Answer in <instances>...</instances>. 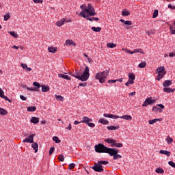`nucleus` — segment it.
<instances>
[{"label":"nucleus","instance_id":"f257e3e1","mask_svg":"<svg viewBox=\"0 0 175 175\" xmlns=\"http://www.w3.org/2000/svg\"><path fill=\"white\" fill-rule=\"evenodd\" d=\"M69 75L73 77H75V79H78V80H80L81 81H87V80L90 79V68L88 66H85V70L81 76H80V72H79L74 73L70 72Z\"/></svg>","mask_w":175,"mask_h":175},{"label":"nucleus","instance_id":"f03ea898","mask_svg":"<svg viewBox=\"0 0 175 175\" xmlns=\"http://www.w3.org/2000/svg\"><path fill=\"white\" fill-rule=\"evenodd\" d=\"M96 152L109 154L111 148L105 146L103 144H98L94 146Z\"/></svg>","mask_w":175,"mask_h":175},{"label":"nucleus","instance_id":"7ed1b4c3","mask_svg":"<svg viewBox=\"0 0 175 175\" xmlns=\"http://www.w3.org/2000/svg\"><path fill=\"white\" fill-rule=\"evenodd\" d=\"M156 73L158 74V75L157 76V80L158 81H161V80H162V79H163V77H165V75H166V70H165V66H161L160 67H158L156 69Z\"/></svg>","mask_w":175,"mask_h":175},{"label":"nucleus","instance_id":"20e7f679","mask_svg":"<svg viewBox=\"0 0 175 175\" xmlns=\"http://www.w3.org/2000/svg\"><path fill=\"white\" fill-rule=\"evenodd\" d=\"M81 12L83 13H87L88 16H96V12H95V9L92 8V5L91 4L88 5V8H85Z\"/></svg>","mask_w":175,"mask_h":175},{"label":"nucleus","instance_id":"39448f33","mask_svg":"<svg viewBox=\"0 0 175 175\" xmlns=\"http://www.w3.org/2000/svg\"><path fill=\"white\" fill-rule=\"evenodd\" d=\"M110 157H113V159L115 161H117V159H120L122 158V156L121 154H118V150L116 148H111V150H109V153H108Z\"/></svg>","mask_w":175,"mask_h":175},{"label":"nucleus","instance_id":"423d86ee","mask_svg":"<svg viewBox=\"0 0 175 175\" xmlns=\"http://www.w3.org/2000/svg\"><path fill=\"white\" fill-rule=\"evenodd\" d=\"M91 122H92V119L87 116L83 117L82 120L81 121V122H82L83 124H87V125L90 126V128H94L95 124L91 123Z\"/></svg>","mask_w":175,"mask_h":175},{"label":"nucleus","instance_id":"0eeeda50","mask_svg":"<svg viewBox=\"0 0 175 175\" xmlns=\"http://www.w3.org/2000/svg\"><path fill=\"white\" fill-rule=\"evenodd\" d=\"M33 85H34V87L36 88H29L27 85H25L24 88H26V90H28V91H33V92H35V91L38 92V90L40 88V84L38 82H33Z\"/></svg>","mask_w":175,"mask_h":175},{"label":"nucleus","instance_id":"6e6552de","mask_svg":"<svg viewBox=\"0 0 175 175\" xmlns=\"http://www.w3.org/2000/svg\"><path fill=\"white\" fill-rule=\"evenodd\" d=\"M110 73V70H105V71L98 72L96 75V79H99L100 77H104L107 79V76Z\"/></svg>","mask_w":175,"mask_h":175},{"label":"nucleus","instance_id":"1a4fd4ad","mask_svg":"<svg viewBox=\"0 0 175 175\" xmlns=\"http://www.w3.org/2000/svg\"><path fill=\"white\" fill-rule=\"evenodd\" d=\"M155 102H157V100H152V97L147 98L145 100V101L144 102V103L142 104V107H147V106H148V105H154V103H155Z\"/></svg>","mask_w":175,"mask_h":175},{"label":"nucleus","instance_id":"9d476101","mask_svg":"<svg viewBox=\"0 0 175 175\" xmlns=\"http://www.w3.org/2000/svg\"><path fill=\"white\" fill-rule=\"evenodd\" d=\"M94 172H97L98 173H102L103 172V166H102L99 162L98 161L97 163H95L94 165L92 167Z\"/></svg>","mask_w":175,"mask_h":175},{"label":"nucleus","instance_id":"9b49d317","mask_svg":"<svg viewBox=\"0 0 175 175\" xmlns=\"http://www.w3.org/2000/svg\"><path fill=\"white\" fill-rule=\"evenodd\" d=\"M35 137V134H31L27 138L23 140V143H33V137Z\"/></svg>","mask_w":175,"mask_h":175},{"label":"nucleus","instance_id":"f8f14e48","mask_svg":"<svg viewBox=\"0 0 175 175\" xmlns=\"http://www.w3.org/2000/svg\"><path fill=\"white\" fill-rule=\"evenodd\" d=\"M135 79H136L135 74H133V72H131L129 74V81H132L133 83H135Z\"/></svg>","mask_w":175,"mask_h":175},{"label":"nucleus","instance_id":"ddd939ff","mask_svg":"<svg viewBox=\"0 0 175 175\" xmlns=\"http://www.w3.org/2000/svg\"><path fill=\"white\" fill-rule=\"evenodd\" d=\"M172 82L170 80H165L163 83V87L165 88H167V87H170V85H172Z\"/></svg>","mask_w":175,"mask_h":175},{"label":"nucleus","instance_id":"4468645a","mask_svg":"<svg viewBox=\"0 0 175 175\" xmlns=\"http://www.w3.org/2000/svg\"><path fill=\"white\" fill-rule=\"evenodd\" d=\"M120 118H121L122 120H126V121H132V116L130 115H124L120 116Z\"/></svg>","mask_w":175,"mask_h":175},{"label":"nucleus","instance_id":"2eb2a0df","mask_svg":"<svg viewBox=\"0 0 175 175\" xmlns=\"http://www.w3.org/2000/svg\"><path fill=\"white\" fill-rule=\"evenodd\" d=\"M80 15L82 16V17H83V18H86V20H89V21H93V18H90L91 17L90 16L88 15H85V13H83V12H80Z\"/></svg>","mask_w":175,"mask_h":175},{"label":"nucleus","instance_id":"dca6fc26","mask_svg":"<svg viewBox=\"0 0 175 175\" xmlns=\"http://www.w3.org/2000/svg\"><path fill=\"white\" fill-rule=\"evenodd\" d=\"M98 122L100 124H103V125H108L109 124V120L105 119V118H100L98 120Z\"/></svg>","mask_w":175,"mask_h":175},{"label":"nucleus","instance_id":"f3484780","mask_svg":"<svg viewBox=\"0 0 175 175\" xmlns=\"http://www.w3.org/2000/svg\"><path fill=\"white\" fill-rule=\"evenodd\" d=\"M65 21H66V20H65V18H62L61 21H57L56 23L57 27H62V25H64V24H65Z\"/></svg>","mask_w":175,"mask_h":175},{"label":"nucleus","instance_id":"a211bd4d","mask_svg":"<svg viewBox=\"0 0 175 175\" xmlns=\"http://www.w3.org/2000/svg\"><path fill=\"white\" fill-rule=\"evenodd\" d=\"M31 122H32V124H39V118L35 116L31 117Z\"/></svg>","mask_w":175,"mask_h":175},{"label":"nucleus","instance_id":"6ab92c4d","mask_svg":"<svg viewBox=\"0 0 175 175\" xmlns=\"http://www.w3.org/2000/svg\"><path fill=\"white\" fill-rule=\"evenodd\" d=\"M32 148L34 150L35 152H38L39 150V145L38 143L35 142L31 145Z\"/></svg>","mask_w":175,"mask_h":175},{"label":"nucleus","instance_id":"aec40b11","mask_svg":"<svg viewBox=\"0 0 175 175\" xmlns=\"http://www.w3.org/2000/svg\"><path fill=\"white\" fill-rule=\"evenodd\" d=\"M175 91V89H172L170 88H163V92H167V94H170Z\"/></svg>","mask_w":175,"mask_h":175},{"label":"nucleus","instance_id":"412c9836","mask_svg":"<svg viewBox=\"0 0 175 175\" xmlns=\"http://www.w3.org/2000/svg\"><path fill=\"white\" fill-rule=\"evenodd\" d=\"M58 77H62V79H64L65 80H70V77L64 74H58Z\"/></svg>","mask_w":175,"mask_h":175},{"label":"nucleus","instance_id":"4be33fe9","mask_svg":"<svg viewBox=\"0 0 175 175\" xmlns=\"http://www.w3.org/2000/svg\"><path fill=\"white\" fill-rule=\"evenodd\" d=\"M158 121H162V120H161L159 118L149 120L148 123L150 124V125H152L153 124H155V122H158Z\"/></svg>","mask_w":175,"mask_h":175},{"label":"nucleus","instance_id":"5701e85b","mask_svg":"<svg viewBox=\"0 0 175 175\" xmlns=\"http://www.w3.org/2000/svg\"><path fill=\"white\" fill-rule=\"evenodd\" d=\"M170 31L172 35H175V26L174 25H169Z\"/></svg>","mask_w":175,"mask_h":175},{"label":"nucleus","instance_id":"b1692460","mask_svg":"<svg viewBox=\"0 0 175 175\" xmlns=\"http://www.w3.org/2000/svg\"><path fill=\"white\" fill-rule=\"evenodd\" d=\"M42 92H48V91H50V86L42 85Z\"/></svg>","mask_w":175,"mask_h":175},{"label":"nucleus","instance_id":"393cba45","mask_svg":"<svg viewBox=\"0 0 175 175\" xmlns=\"http://www.w3.org/2000/svg\"><path fill=\"white\" fill-rule=\"evenodd\" d=\"M104 142L108 143V144H113L114 143H116V140L111 139L110 138L105 139Z\"/></svg>","mask_w":175,"mask_h":175},{"label":"nucleus","instance_id":"a878e982","mask_svg":"<svg viewBox=\"0 0 175 175\" xmlns=\"http://www.w3.org/2000/svg\"><path fill=\"white\" fill-rule=\"evenodd\" d=\"M120 23H123V24H125V25H132V21H125L124 19H120Z\"/></svg>","mask_w":175,"mask_h":175},{"label":"nucleus","instance_id":"bb28decb","mask_svg":"<svg viewBox=\"0 0 175 175\" xmlns=\"http://www.w3.org/2000/svg\"><path fill=\"white\" fill-rule=\"evenodd\" d=\"M107 129H108V131H116L118 129V126H107Z\"/></svg>","mask_w":175,"mask_h":175},{"label":"nucleus","instance_id":"cd10ccee","mask_svg":"<svg viewBox=\"0 0 175 175\" xmlns=\"http://www.w3.org/2000/svg\"><path fill=\"white\" fill-rule=\"evenodd\" d=\"M92 31H93L94 32H100L102 31V27H92Z\"/></svg>","mask_w":175,"mask_h":175},{"label":"nucleus","instance_id":"c85d7f7f","mask_svg":"<svg viewBox=\"0 0 175 175\" xmlns=\"http://www.w3.org/2000/svg\"><path fill=\"white\" fill-rule=\"evenodd\" d=\"M155 172L156 173H158V174H163L165 173V170L161 167H157Z\"/></svg>","mask_w":175,"mask_h":175},{"label":"nucleus","instance_id":"c756f323","mask_svg":"<svg viewBox=\"0 0 175 175\" xmlns=\"http://www.w3.org/2000/svg\"><path fill=\"white\" fill-rule=\"evenodd\" d=\"M0 98H3V99H5V100H7L8 102H9V103H12V100H10L8 96H5L4 94H2L0 96Z\"/></svg>","mask_w":175,"mask_h":175},{"label":"nucleus","instance_id":"7c9ffc66","mask_svg":"<svg viewBox=\"0 0 175 175\" xmlns=\"http://www.w3.org/2000/svg\"><path fill=\"white\" fill-rule=\"evenodd\" d=\"M159 152L161 154L166 155L167 157H170V151L161 150Z\"/></svg>","mask_w":175,"mask_h":175},{"label":"nucleus","instance_id":"2f4dec72","mask_svg":"<svg viewBox=\"0 0 175 175\" xmlns=\"http://www.w3.org/2000/svg\"><path fill=\"white\" fill-rule=\"evenodd\" d=\"M111 147H118V148L123 147L122 144L116 143V141H115V142H113V144H111Z\"/></svg>","mask_w":175,"mask_h":175},{"label":"nucleus","instance_id":"473e14b6","mask_svg":"<svg viewBox=\"0 0 175 175\" xmlns=\"http://www.w3.org/2000/svg\"><path fill=\"white\" fill-rule=\"evenodd\" d=\"M48 51H49V53H53V54H54L55 53V51H57V48L53 47V46H49L48 48Z\"/></svg>","mask_w":175,"mask_h":175},{"label":"nucleus","instance_id":"72a5a7b5","mask_svg":"<svg viewBox=\"0 0 175 175\" xmlns=\"http://www.w3.org/2000/svg\"><path fill=\"white\" fill-rule=\"evenodd\" d=\"M8 114V111L3 108H0V116H6Z\"/></svg>","mask_w":175,"mask_h":175},{"label":"nucleus","instance_id":"f704fd0d","mask_svg":"<svg viewBox=\"0 0 175 175\" xmlns=\"http://www.w3.org/2000/svg\"><path fill=\"white\" fill-rule=\"evenodd\" d=\"M165 142H167V144H172L173 143V138L168 135L165 139Z\"/></svg>","mask_w":175,"mask_h":175},{"label":"nucleus","instance_id":"c9c22d12","mask_svg":"<svg viewBox=\"0 0 175 175\" xmlns=\"http://www.w3.org/2000/svg\"><path fill=\"white\" fill-rule=\"evenodd\" d=\"M107 46L109 49H114V47H117V44H113V43H107Z\"/></svg>","mask_w":175,"mask_h":175},{"label":"nucleus","instance_id":"e433bc0d","mask_svg":"<svg viewBox=\"0 0 175 175\" xmlns=\"http://www.w3.org/2000/svg\"><path fill=\"white\" fill-rule=\"evenodd\" d=\"M66 44L67 46H70L71 44H73V46H76V43H75V42H73L72 40H67L66 41Z\"/></svg>","mask_w":175,"mask_h":175},{"label":"nucleus","instance_id":"4c0bfd02","mask_svg":"<svg viewBox=\"0 0 175 175\" xmlns=\"http://www.w3.org/2000/svg\"><path fill=\"white\" fill-rule=\"evenodd\" d=\"M96 80H99V82L101 83V84H103V83H105L106 78L103 77H100L99 78H96Z\"/></svg>","mask_w":175,"mask_h":175},{"label":"nucleus","instance_id":"58836bf2","mask_svg":"<svg viewBox=\"0 0 175 175\" xmlns=\"http://www.w3.org/2000/svg\"><path fill=\"white\" fill-rule=\"evenodd\" d=\"M27 111H31V112L36 111V107H28Z\"/></svg>","mask_w":175,"mask_h":175},{"label":"nucleus","instance_id":"ea45409f","mask_svg":"<svg viewBox=\"0 0 175 175\" xmlns=\"http://www.w3.org/2000/svg\"><path fill=\"white\" fill-rule=\"evenodd\" d=\"M147 65V63H146V62H141L139 65H138V68H140L141 69L143 68H146Z\"/></svg>","mask_w":175,"mask_h":175},{"label":"nucleus","instance_id":"a19ab883","mask_svg":"<svg viewBox=\"0 0 175 175\" xmlns=\"http://www.w3.org/2000/svg\"><path fill=\"white\" fill-rule=\"evenodd\" d=\"M129 14H131V12L129 11L123 10L122 12V16H129Z\"/></svg>","mask_w":175,"mask_h":175},{"label":"nucleus","instance_id":"79ce46f5","mask_svg":"<svg viewBox=\"0 0 175 175\" xmlns=\"http://www.w3.org/2000/svg\"><path fill=\"white\" fill-rule=\"evenodd\" d=\"M53 142H55V143H61V140H59V138H58V137H57V136H54V137H53Z\"/></svg>","mask_w":175,"mask_h":175},{"label":"nucleus","instance_id":"37998d69","mask_svg":"<svg viewBox=\"0 0 175 175\" xmlns=\"http://www.w3.org/2000/svg\"><path fill=\"white\" fill-rule=\"evenodd\" d=\"M55 96L57 100H60V102H62V100H64V98L61 95H55Z\"/></svg>","mask_w":175,"mask_h":175},{"label":"nucleus","instance_id":"c03bdc74","mask_svg":"<svg viewBox=\"0 0 175 175\" xmlns=\"http://www.w3.org/2000/svg\"><path fill=\"white\" fill-rule=\"evenodd\" d=\"M139 53V54H144V52H143V49H135L134 53Z\"/></svg>","mask_w":175,"mask_h":175},{"label":"nucleus","instance_id":"a18cd8bd","mask_svg":"<svg viewBox=\"0 0 175 175\" xmlns=\"http://www.w3.org/2000/svg\"><path fill=\"white\" fill-rule=\"evenodd\" d=\"M98 163L102 166V165H109V161H99Z\"/></svg>","mask_w":175,"mask_h":175},{"label":"nucleus","instance_id":"49530a36","mask_svg":"<svg viewBox=\"0 0 175 175\" xmlns=\"http://www.w3.org/2000/svg\"><path fill=\"white\" fill-rule=\"evenodd\" d=\"M9 33L11 35V36H13V38L18 37V35H17L14 31H9Z\"/></svg>","mask_w":175,"mask_h":175},{"label":"nucleus","instance_id":"de8ad7c7","mask_svg":"<svg viewBox=\"0 0 175 175\" xmlns=\"http://www.w3.org/2000/svg\"><path fill=\"white\" fill-rule=\"evenodd\" d=\"M157 17H158V10H155L152 15L153 18H157Z\"/></svg>","mask_w":175,"mask_h":175},{"label":"nucleus","instance_id":"09e8293b","mask_svg":"<svg viewBox=\"0 0 175 175\" xmlns=\"http://www.w3.org/2000/svg\"><path fill=\"white\" fill-rule=\"evenodd\" d=\"M109 118H112L113 120H117V118H120V116L117 115L111 114Z\"/></svg>","mask_w":175,"mask_h":175},{"label":"nucleus","instance_id":"8fccbe9b","mask_svg":"<svg viewBox=\"0 0 175 175\" xmlns=\"http://www.w3.org/2000/svg\"><path fill=\"white\" fill-rule=\"evenodd\" d=\"M58 159L60 161V162H64L65 158L64 157V154H59L58 157Z\"/></svg>","mask_w":175,"mask_h":175},{"label":"nucleus","instance_id":"3c124183","mask_svg":"<svg viewBox=\"0 0 175 175\" xmlns=\"http://www.w3.org/2000/svg\"><path fill=\"white\" fill-rule=\"evenodd\" d=\"M9 18H10V14H6L5 15H4V21H8Z\"/></svg>","mask_w":175,"mask_h":175},{"label":"nucleus","instance_id":"603ef678","mask_svg":"<svg viewBox=\"0 0 175 175\" xmlns=\"http://www.w3.org/2000/svg\"><path fill=\"white\" fill-rule=\"evenodd\" d=\"M76 166V164H75V163H70V165H69V169H70V170H72V169H75V167Z\"/></svg>","mask_w":175,"mask_h":175},{"label":"nucleus","instance_id":"864d4df0","mask_svg":"<svg viewBox=\"0 0 175 175\" xmlns=\"http://www.w3.org/2000/svg\"><path fill=\"white\" fill-rule=\"evenodd\" d=\"M21 66L23 68V69H24L25 70H27V68L28 67V66L25 64H21Z\"/></svg>","mask_w":175,"mask_h":175},{"label":"nucleus","instance_id":"5fc2aeb1","mask_svg":"<svg viewBox=\"0 0 175 175\" xmlns=\"http://www.w3.org/2000/svg\"><path fill=\"white\" fill-rule=\"evenodd\" d=\"M168 165H170V166H172V167H174V169H175V163L174 162L169 161Z\"/></svg>","mask_w":175,"mask_h":175},{"label":"nucleus","instance_id":"6e6d98bb","mask_svg":"<svg viewBox=\"0 0 175 175\" xmlns=\"http://www.w3.org/2000/svg\"><path fill=\"white\" fill-rule=\"evenodd\" d=\"M34 3H43V0H33Z\"/></svg>","mask_w":175,"mask_h":175},{"label":"nucleus","instance_id":"4d7b16f0","mask_svg":"<svg viewBox=\"0 0 175 175\" xmlns=\"http://www.w3.org/2000/svg\"><path fill=\"white\" fill-rule=\"evenodd\" d=\"M54 150H55V148L54 147H51L49 150V155H51L53 154V152H54Z\"/></svg>","mask_w":175,"mask_h":175},{"label":"nucleus","instance_id":"13d9d810","mask_svg":"<svg viewBox=\"0 0 175 175\" xmlns=\"http://www.w3.org/2000/svg\"><path fill=\"white\" fill-rule=\"evenodd\" d=\"M125 51L127 52L129 54H135V51H130L128 49H126Z\"/></svg>","mask_w":175,"mask_h":175},{"label":"nucleus","instance_id":"bf43d9fd","mask_svg":"<svg viewBox=\"0 0 175 175\" xmlns=\"http://www.w3.org/2000/svg\"><path fill=\"white\" fill-rule=\"evenodd\" d=\"M152 111H159V108H158L157 106H154L152 109Z\"/></svg>","mask_w":175,"mask_h":175},{"label":"nucleus","instance_id":"052dcab7","mask_svg":"<svg viewBox=\"0 0 175 175\" xmlns=\"http://www.w3.org/2000/svg\"><path fill=\"white\" fill-rule=\"evenodd\" d=\"M130 84H134L132 81H128L126 83H125V85L126 86V87H129V85Z\"/></svg>","mask_w":175,"mask_h":175},{"label":"nucleus","instance_id":"680f3d73","mask_svg":"<svg viewBox=\"0 0 175 175\" xmlns=\"http://www.w3.org/2000/svg\"><path fill=\"white\" fill-rule=\"evenodd\" d=\"M79 87H87V83H79Z\"/></svg>","mask_w":175,"mask_h":175},{"label":"nucleus","instance_id":"e2e57ef3","mask_svg":"<svg viewBox=\"0 0 175 175\" xmlns=\"http://www.w3.org/2000/svg\"><path fill=\"white\" fill-rule=\"evenodd\" d=\"M157 107H160V109H165V105L163 104H157Z\"/></svg>","mask_w":175,"mask_h":175},{"label":"nucleus","instance_id":"0e129e2a","mask_svg":"<svg viewBox=\"0 0 175 175\" xmlns=\"http://www.w3.org/2000/svg\"><path fill=\"white\" fill-rule=\"evenodd\" d=\"M108 83H109V84H110V83H111V84H113V83H117V81H116V80H114V79H111V80H109V81H108Z\"/></svg>","mask_w":175,"mask_h":175},{"label":"nucleus","instance_id":"69168bd1","mask_svg":"<svg viewBox=\"0 0 175 175\" xmlns=\"http://www.w3.org/2000/svg\"><path fill=\"white\" fill-rule=\"evenodd\" d=\"M146 33L150 36V35H152L153 32L152 30L146 31Z\"/></svg>","mask_w":175,"mask_h":175},{"label":"nucleus","instance_id":"338daca9","mask_svg":"<svg viewBox=\"0 0 175 175\" xmlns=\"http://www.w3.org/2000/svg\"><path fill=\"white\" fill-rule=\"evenodd\" d=\"M169 57H175V52L174 53H169Z\"/></svg>","mask_w":175,"mask_h":175},{"label":"nucleus","instance_id":"774afa93","mask_svg":"<svg viewBox=\"0 0 175 175\" xmlns=\"http://www.w3.org/2000/svg\"><path fill=\"white\" fill-rule=\"evenodd\" d=\"M168 8H169V9H173V10H174V9H175V7L173 6L172 4H169V5H168Z\"/></svg>","mask_w":175,"mask_h":175}]
</instances>
